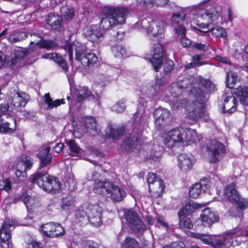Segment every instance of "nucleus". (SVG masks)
Returning <instances> with one entry per match:
<instances>
[{"instance_id":"nucleus-1","label":"nucleus","mask_w":248,"mask_h":248,"mask_svg":"<svg viewBox=\"0 0 248 248\" xmlns=\"http://www.w3.org/2000/svg\"><path fill=\"white\" fill-rule=\"evenodd\" d=\"M196 26H191L198 34L200 32L206 33L211 30L212 34L215 37H227L226 31L220 27H212L211 24H217L220 15L219 8L212 7L207 9H202L196 12Z\"/></svg>"},{"instance_id":"nucleus-2","label":"nucleus","mask_w":248,"mask_h":248,"mask_svg":"<svg viewBox=\"0 0 248 248\" xmlns=\"http://www.w3.org/2000/svg\"><path fill=\"white\" fill-rule=\"evenodd\" d=\"M201 136L195 129H174L166 133L163 137V143L168 148L175 146H184L196 143L200 141Z\"/></svg>"},{"instance_id":"nucleus-3","label":"nucleus","mask_w":248,"mask_h":248,"mask_svg":"<svg viewBox=\"0 0 248 248\" xmlns=\"http://www.w3.org/2000/svg\"><path fill=\"white\" fill-rule=\"evenodd\" d=\"M101 174L94 171L90 179L94 181V186L93 191L105 197L110 198L116 202L122 201L126 196L125 191L111 182L108 181H102Z\"/></svg>"},{"instance_id":"nucleus-4","label":"nucleus","mask_w":248,"mask_h":248,"mask_svg":"<svg viewBox=\"0 0 248 248\" xmlns=\"http://www.w3.org/2000/svg\"><path fill=\"white\" fill-rule=\"evenodd\" d=\"M103 208L98 204L85 203L76 212V222L80 226L88 223L95 227L102 224Z\"/></svg>"},{"instance_id":"nucleus-5","label":"nucleus","mask_w":248,"mask_h":248,"mask_svg":"<svg viewBox=\"0 0 248 248\" xmlns=\"http://www.w3.org/2000/svg\"><path fill=\"white\" fill-rule=\"evenodd\" d=\"M128 12L127 8L105 6L101 11V20L99 29L106 30L110 27L119 24H123L125 22V16Z\"/></svg>"},{"instance_id":"nucleus-6","label":"nucleus","mask_w":248,"mask_h":248,"mask_svg":"<svg viewBox=\"0 0 248 248\" xmlns=\"http://www.w3.org/2000/svg\"><path fill=\"white\" fill-rule=\"evenodd\" d=\"M32 182L48 193L59 192L61 185L59 179L49 175L47 172H38L33 176Z\"/></svg>"},{"instance_id":"nucleus-7","label":"nucleus","mask_w":248,"mask_h":248,"mask_svg":"<svg viewBox=\"0 0 248 248\" xmlns=\"http://www.w3.org/2000/svg\"><path fill=\"white\" fill-rule=\"evenodd\" d=\"M191 94L189 96V99L190 100L187 101H186V107H197L199 108H204L205 104L207 100V94L204 93L203 91L200 89H198L196 93L194 91H191ZM165 101H168V99H164ZM170 101L171 107L175 108H183L185 107V100H183V103L182 101L177 100L176 102H173L172 99L169 98L168 101Z\"/></svg>"},{"instance_id":"nucleus-8","label":"nucleus","mask_w":248,"mask_h":248,"mask_svg":"<svg viewBox=\"0 0 248 248\" xmlns=\"http://www.w3.org/2000/svg\"><path fill=\"white\" fill-rule=\"evenodd\" d=\"M140 27L145 30L153 40H158L165 31L163 21H155L150 17L139 21L135 24V28Z\"/></svg>"},{"instance_id":"nucleus-9","label":"nucleus","mask_w":248,"mask_h":248,"mask_svg":"<svg viewBox=\"0 0 248 248\" xmlns=\"http://www.w3.org/2000/svg\"><path fill=\"white\" fill-rule=\"evenodd\" d=\"M225 196L229 202L235 203L240 211L245 210L248 207V199L241 197L235 189L233 183H232L226 188Z\"/></svg>"},{"instance_id":"nucleus-10","label":"nucleus","mask_w":248,"mask_h":248,"mask_svg":"<svg viewBox=\"0 0 248 248\" xmlns=\"http://www.w3.org/2000/svg\"><path fill=\"white\" fill-rule=\"evenodd\" d=\"M124 218L130 229L135 232H142L146 230V225L141 220L137 213L132 209L124 212Z\"/></svg>"},{"instance_id":"nucleus-11","label":"nucleus","mask_w":248,"mask_h":248,"mask_svg":"<svg viewBox=\"0 0 248 248\" xmlns=\"http://www.w3.org/2000/svg\"><path fill=\"white\" fill-rule=\"evenodd\" d=\"M16 120L9 109H0V132L12 133L16 128Z\"/></svg>"},{"instance_id":"nucleus-12","label":"nucleus","mask_w":248,"mask_h":248,"mask_svg":"<svg viewBox=\"0 0 248 248\" xmlns=\"http://www.w3.org/2000/svg\"><path fill=\"white\" fill-rule=\"evenodd\" d=\"M82 129L89 136H95L100 134L101 128L94 117L86 116L82 119Z\"/></svg>"},{"instance_id":"nucleus-13","label":"nucleus","mask_w":248,"mask_h":248,"mask_svg":"<svg viewBox=\"0 0 248 248\" xmlns=\"http://www.w3.org/2000/svg\"><path fill=\"white\" fill-rule=\"evenodd\" d=\"M39 230L43 235L49 237H56L64 233V230L62 226L53 222L42 224Z\"/></svg>"},{"instance_id":"nucleus-14","label":"nucleus","mask_w":248,"mask_h":248,"mask_svg":"<svg viewBox=\"0 0 248 248\" xmlns=\"http://www.w3.org/2000/svg\"><path fill=\"white\" fill-rule=\"evenodd\" d=\"M209 154L210 155V162L216 163L225 154V146L220 142L216 140H212L208 147Z\"/></svg>"},{"instance_id":"nucleus-15","label":"nucleus","mask_w":248,"mask_h":248,"mask_svg":"<svg viewBox=\"0 0 248 248\" xmlns=\"http://www.w3.org/2000/svg\"><path fill=\"white\" fill-rule=\"evenodd\" d=\"M8 96L11 103V106H9L8 108H24L29 100L28 94L22 92H20L17 90L10 91Z\"/></svg>"},{"instance_id":"nucleus-16","label":"nucleus","mask_w":248,"mask_h":248,"mask_svg":"<svg viewBox=\"0 0 248 248\" xmlns=\"http://www.w3.org/2000/svg\"><path fill=\"white\" fill-rule=\"evenodd\" d=\"M195 162V157L189 153L180 154L177 157L178 167L184 173L190 171Z\"/></svg>"},{"instance_id":"nucleus-17","label":"nucleus","mask_w":248,"mask_h":248,"mask_svg":"<svg viewBox=\"0 0 248 248\" xmlns=\"http://www.w3.org/2000/svg\"><path fill=\"white\" fill-rule=\"evenodd\" d=\"M13 224L4 223L0 229V244L2 248H10L12 246L11 229Z\"/></svg>"},{"instance_id":"nucleus-18","label":"nucleus","mask_w":248,"mask_h":248,"mask_svg":"<svg viewBox=\"0 0 248 248\" xmlns=\"http://www.w3.org/2000/svg\"><path fill=\"white\" fill-rule=\"evenodd\" d=\"M164 49L161 44L157 43L153 47L152 57L150 62L154 66V69L157 71L161 67L163 61Z\"/></svg>"},{"instance_id":"nucleus-19","label":"nucleus","mask_w":248,"mask_h":248,"mask_svg":"<svg viewBox=\"0 0 248 248\" xmlns=\"http://www.w3.org/2000/svg\"><path fill=\"white\" fill-rule=\"evenodd\" d=\"M32 158L29 156H24L16 164V175L19 178L27 177L26 171L32 167Z\"/></svg>"},{"instance_id":"nucleus-20","label":"nucleus","mask_w":248,"mask_h":248,"mask_svg":"<svg viewBox=\"0 0 248 248\" xmlns=\"http://www.w3.org/2000/svg\"><path fill=\"white\" fill-rule=\"evenodd\" d=\"M234 231H231L225 234L213 235L211 245L214 248H230V243L228 239L231 236L237 235Z\"/></svg>"},{"instance_id":"nucleus-21","label":"nucleus","mask_w":248,"mask_h":248,"mask_svg":"<svg viewBox=\"0 0 248 248\" xmlns=\"http://www.w3.org/2000/svg\"><path fill=\"white\" fill-rule=\"evenodd\" d=\"M63 49L68 52L70 60L73 59L74 49L76 51V59L78 60H81V58L83 57L82 55L85 49V46L78 41H75L72 44L66 43L63 46Z\"/></svg>"},{"instance_id":"nucleus-22","label":"nucleus","mask_w":248,"mask_h":248,"mask_svg":"<svg viewBox=\"0 0 248 248\" xmlns=\"http://www.w3.org/2000/svg\"><path fill=\"white\" fill-rule=\"evenodd\" d=\"M200 218L203 225L205 226H209L219 220L217 213L210 208H207L202 211Z\"/></svg>"},{"instance_id":"nucleus-23","label":"nucleus","mask_w":248,"mask_h":248,"mask_svg":"<svg viewBox=\"0 0 248 248\" xmlns=\"http://www.w3.org/2000/svg\"><path fill=\"white\" fill-rule=\"evenodd\" d=\"M154 116L155 124L160 127L169 124L172 120L171 114L168 109H155Z\"/></svg>"},{"instance_id":"nucleus-24","label":"nucleus","mask_w":248,"mask_h":248,"mask_svg":"<svg viewBox=\"0 0 248 248\" xmlns=\"http://www.w3.org/2000/svg\"><path fill=\"white\" fill-rule=\"evenodd\" d=\"M84 35L89 41L97 42L103 37L104 31L97 25H92L85 28Z\"/></svg>"},{"instance_id":"nucleus-25","label":"nucleus","mask_w":248,"mask_h":248,"mask_svg":"<svg viewBox=\"0 0 248 248\" xmlns=\"http://www.w3.org/2000/svg\"><path fill=\"white\" fill-rule=\"evenodd\" d=\"M186 110L187 118L194 122L198 121L207 122L209 119V113L205 109H186Z\"/></svg>"},{"instance_id":"nucleus-26","label":"nucleus","mask_w":248,"mask_h":248,"mask_svg":"<svg viewBox=\"0 0 248 248\" xmlns=\"http://www.w3.org/2000/svg\"><path fill=\"white\" fill-rule=\"evenodd\" d=\"M7 32V29H4L0 33V43H4V40L6 39L12 43L20 42L28 37V34L25 32L14 31L11 33L9 35L4 37Z\"/></svg>"},{"instance_id":"nucleus-27","label":"nucleus","mask_w":248,"mask_h":248,"mask_svg":"<svg viewBox=\"0 0 248 248\" xmlns=\"http://www.w3.org/2000/svg\"><path fill=\"white\" fill-rule=\"evenodd\" d=\"M188 83L189 80L185 79L172 83L169 89L171 97H177L181 95L185 88L187 87Z\"/></svg>"},{"instance_id":"nucleus-28","label":"nucleus","mask_w":248,"mask_h":248,"mask_svg":"<svg viewBox=\"0 0 248 248\" xmlns=\"http://www.w3.org/2000/svg\"><path fill=\"white\" fill-rule=\"evenodd\" d=\"M30 34L31 37L37 38V39H32L31 41L30 47H31V46L35 45L40 48L51 49L57 46V43L52 41L43 40L42 37L37 33H30Z\"/></svg>"},{"instance_id":"nucleus-29","label":"nucleus","mask_w":248,"mask_h":248,"mask_svg":"<svg viewBox=\"0 0 248 248\" xmlns=\"http://www.w3.org/2000/svg\"><path fill=\"white\" fill-rule=\"evenodd\" d=\"M124 132V128L122 127L114 128V126H112L111 124H108L106 130L105 135H102L100 133V134L98 135L99 136H101L103 140L108 138L114 140L117 139L122 136ZM102 142H104V140H102Z\"/></svg>"},{"instance_id":"nucleus-30","label":"nucleus","mask_w":248,"mask_h":248,"mask_svg":"<svg viewBox=\"0 0 248 248\" xmlns=\"http://www.w3.org/2000/svg\"><path fill=\"white\" fill-rule=\"evenodd\" d=\"M133 132V135L132 134V136L125 139L124 143L126 148L131 150V152L137 153L140 147V134L137 133L136 136L135 131Z\"/></svg>"},{"instance_id":"nucleus-31","label":"nucleus","mask_w":248,"mask_h":248,"mask_svg":"<svg viewBox=\"0 0 248 248\" xmlns=\"http://www.w3.org/2000/svg\"><path fill=\"white\" fill-rule=\"evenodd\" d=\"M76 95L77 100L78 102H80L86 99H88L89 100H95V101L98 103V96H97V99H95V96L87 87L84 86L81 87L79 89L77 90Z\"/></svg>"},{"instance_id":"nucleus-32","label":"nucleus","mask_w":248,"mask_h":248,"mask_svg":"<svg viewBox=\"0 0 248 248\" xmlns=\"http://www.w3.org/2000/svg\"><path fill=\"white\" fill-rule=\"evenodd\" d=\"M19 200L23 202L28 211H33L38 205V200L34 196H31L27 193H24L20 197Z\"/></svg>"},{"instance_id":"nucleus-33","label":"nucleus","mask_w":248,"mask_h":248,"mask_svg":"<svg viewBox=\"0 0 248 248\" xmlns=\"http://www.w3.org/2000/svg\"><path fill=\"white\" fill-rule=\"evenodd\" d=\"M149 189L151 195L154 198L159 197L164 188L163 181L155 180L154 184H149Z\"/></svg>"},{"instance_id":"nucleus-34","label":"nucleus","mask_w":248,"mask_h":248,"mask_svg":"<svg viewBox=\"0 0 248 248\" xmlns=\"http://www.w3.org/2000/svg\"><path fill=\"white\" fill-rule=\"evenodd\" d=\"M223 108H234L238 107V102L232 92H227L222 96Z\"/></svg>"},{"instance_id":"nucleus-35","label":"nucleus","mask_w":248,"mask_h":248,"mask_svg":"<svg viewBox=\"0 0 248 248\" xmlns=\"http://www.w3.org/2000/svg\"><path fill=\"white\" fill-rule=\"evenodd\" d=\"M42 58L50 59L57 63L64 71L67 69V64L64 59L56 53H46L42 55Z\"/></svg>"},{"instance_id":"nucleus-36","label":"nucleus","mask_w":248,"mask_h":248,"mask_svg":"<svg viewBox=\"0 0 248 248\" xmlns=\"http://www.w3.org/2000/svg\"><path fill=\"white\" fill-rule=\"evenodd\" d=\"M202 207V204H199L193 202H189L178 212V216H186L190 215L195 209H199Z\"/></svg>"},{"instance_id":"nucleus-37","label":"nucleus","mask_w":248,"mask_h":248,"mask_svg":"<svg viewBox=\"0 0 248 248\" xmlns=\"http://www.w3.org/2000/svg\"><path fill=\"white\" fill-rule=\"evenodd\" d=\"M50 149L49 147L46 146L37 154L40 160V168L44 167L50 162L51 156L49 155Z\"/></svg>"},{"instance_id":"nucleus-38","label":"nucleus","mask_w":248,"mask_h":248,"mask_svg":"<svg viewBox=\"0 0 248 248\" xmlns=\"http://www.w3.org/2000/svg\"><path fill=\"white\" fill-rule=\"evenodd\" d=\"M46 20L47 23L51 27L53 30H59L62 27V19L59 16L50 14L48 15Z\"/></svg>"},{"instance_id":"nucleus-39","label":"nucleus","mask_w":248,"mask_h":248,"mask_svg":"<svg viewBox=\"0 0 248 248\" xmlns=\"http://www.w3.org/2000/svg\"><path fill=\"white\" fill-rule=\"evenodd\" d=\"M75 205L74 197L72 195H68L63 197L61 201V209L65 211H70L73 209Z\"/></svg>"},{"instance_id":"nucleus-40","label":"nucleus","mask_w":248,"mask_h":248,"mask_svg":"<svg viewBox=\"0 0 248 248\" xmlns=\"http://www.w3.org/2000/svg\"><path fill=\"white\" fill-rule=\"evenodd\" d=\"M234 93L240 97L242 104L245 105H248V87L245 86H239L235 89Z\"/></svg>"},{"instance_id":"nucleus-41","label":"nucleus","mask_w":248,"mask_h":248,"mask_svg":"<svg viewBox=\"0 0 248 248\" xmlns=\"http://www.w3.org/2000/svg\"><path fill=\"white\" fill-rule=\"evenodd\" d=\"M122 248H140L139 242L134 238L131 237H127L123 242L121 243ZM144 248H151V246L148 247L145 245Z\"/></svg>"},{"instance_id":"nucleus-42","label":"nucleus","mask_w":248,"mask_h":248,"mask_svg":"<svg viewBox=\"0 0 248 248\" xmlns=\"http://www.w3.org/2000/svg\"><path fill=\"white\" fill-rule=\"evenodd\" d=\"M98 61V57L94 53L91 52L85 53L81 58V62L89 66L96 63Z\"/></svg>"},{"instance_id":"nucleus-43","label":"nucleus","mask_w":248,"mask_h":248,"mask_svg":"<svg viewBox=\"0 0 248 248\" xmlns=\"http://www.w3.org/2000/svg\"><path fill=\"white\" fill-rule=\"evenodd\" d=\"M67 144L69 146L70 154L72 156L80 157L82 155L83 150L73 140H68Z\"/></svg>"},{"instance_id":"nucleus-44","label":"nucleus","mask_w":248,"mask_h":248,"mask_svg":"<svg viewBox=\"0 0 248 248\" xmlns=\"http://www.w3.org/2000/svg\"><path fill=\"white\" fill-rule=\"evenodd\" d=\"M189 235L193 238H196L206 245H211L213 235L205 234L194 232H189Z\"/></svg>"},{"instance_id":"nucleus-45","label":"nucleus","mask_w":248,"mask_h":248,"mask_svg":"<svg viewBox=\"0 0 248 248\" xmlns=\"http://www.w3.org/2000/svg\"><path fill=\"white\" fill-rule=\"evenodd\" d=\"M44 99L45 103L50 108H57L61 104H64V99H56L54 101L51 98L49 93H46L44 96Z\"/></svg>"},{"instance_id":"nucleus-46","label":"nucleus","mask_w":248,"mask_h":248,"mask_svg":"<svg viewBox=\"0 0 248 248\" xmlns=\"http://www.w3.org/2000/svg\"><path fill=\"white\" fill-rule=\"evenodd\" d=\"M237 81V74L231 71L228 72L226 76V86L229 89L235 88L234 85Z\"/></svg>"},{"instance_id":"nucleus-47","label":"nucleus","mask_w":248,"mask_h":248,"mask_svg":"<svg viewBox=\"0 0 248 248\" xmlns=\"http://www.w3.org/2000/svg\"><path fill=\"white\" fill-rule=\"evenodd\" d=\"M0 190L9 192L11 190V181L9 178H5L0 172Z\"/></svg>"},{"instance_id":"nucleus-48","label":"nucleus","mask_w":248,"mask_h":248,"mask_svg":"<svg viewBox=\"0 0 248 248\" xmlns=\"http://www.w3.org/2000/svg\"><path fill=\"white\" fill-rule=\"evenodd\" d=\"M232 231H234L237 233V234H238L235 235L234 236H231L230 237H229V238L228 239V241L231 244L230 246V248L231 247H234L236 246H239L241 244V242L236 239V237L241 235H244L243 232L239 229H236L232 230Z\"/></svg>"},{"instance_id":"nucleus-49","label":"nucleus","mask_w":248,"mask_h":248,"mask_svg":"<svg viewBox=\"0 0 248 248\" xmlns=\"http://www.w3.org/2000/svg\"><path fill=\"white\" fill-rule=\"evenodd\" d=\"M112 51L115 57L122 58L127 56L125 48L120 45L113 46L112 48Z\"/></svg>"},{"instance_id":"nucleus-50","label":"nucleus","mask_w":248,"mask_h":248,"mask_svg":"<svg viewBox=\"0 0 248 248\" xmlns=\"http://www.w3.org/2000/svg\"><path fill=\"white\" fill-rule=\"evenodd\" d=\"M179 218V225L180 227L190 229L193 227V223L190 218L186 216H178Z\"/></svg>"},{"instance_id":"nucleus-51","label":"nucleus","mask_w":248,"mask_h":248,"mask_svg":"<svg viewBox=\"0 0 248 248\" xmlns=\"http://www.w3.org/2000/svg\"><path fill=\"white\" fill-rule=\"evenodd\" d=\"M202 192V190L200 188V186L198 183L193 184L189 190V194L193 199L198 198Z\"/></svg>"},{"instance_id":"nucleus-52","label":"nucleus","mask_w":248,"mask_h":248,"mask_svg":"<svg viewBox=\"0 0 248 248\" xmlns=\"http://www.w3.org/2000/svg\"><path fill=\"white\" fill-rule=\"evenodd\" d=\"M62 14L66 20H71L75 16V10L73 8L63 7L61 9Z\"/></svg>"},{"instance_id":"nucleus-53","label":"nucleus","mask_w":248,"mask_h":248,"mask_svg":"<svg viewBox=\"0 0 248 248\" xmlns=\"http://www.w3.org/2000/svg\"><path fill=\"white\" fill-rule=\"evenodd\" d=\"M200 186V188L202 190V192H206L210 187L211 183L210 180L207 178L202 179L199 183H197Z\"/></svg>"},{"instance_id":"nucleus-54","label":"nucleus","mask_w":248,"mask_h":248,"mask_svg":"<svg viewBox=\"0 0 248 248\" xmlns=\"http://www.w3.org/2000/svg\"><path fill=\"white\" fill-rule=\"evenodd\" d=\"M202 84L208 91L209 92H213L215 89V85L212 82L208 79H201Z\"/></svg>"},{"instance_id":"nucleus-55","label":"nucleus","mask_w":248,"mask_h":248,"mask_svg":"<svg viewBox=\"0 0 248 248\" xmlns=\"http://www.w3.org/2000/svg\"><path fill=\"white\" fill-rule=\"evenodd\" d=\"M137 2L140 6L147 8L155 6L154 0H137Z\"/></svg>"},{"instance_id":"nucleus-56","label":"nucleus","mask_w":248,"mask_h":248,"mask_svg":"<svg viewBox=\"0 0 248 248\" xmlns=\"http://www.w3.org/2000/svg\"><path fill=\"white\" fill-rule=\"evenodd\" d=\"M216 60L217 61L221 62L222 64L226 65V66L224 67L225 69L228 67L229 69H232V68L233 66L231 61L227 58L217 56L216 57Z\"/></svg>"},{"instance_id":"nucleus-57","label":"nucleus","mask_w":248,"mask_h":248,"mask_svg":"<svg viewBox=\"0 0 248 248\" xmlns=\"http://www.w3.org/2000/svg\"><path fill=\"white\" fill-rule=\"evenodd\" d=\"M186 17V15L184 13L181 14H176L173 15L171 17V21L174 23H179L183 21Z\"/></svg>"},{"instance_id":"nucleus-58","label":"nucleus","mask_w":248,"mask_h":248,"mask_svg":"<svg viewBox=\"0 0 248 248\" xmlns=\"http://www.w3.org/2000/svg\"><path fill=\"white\" fill-rule=\"evenodd\" d=\"M174 63L171 60H168L164 63V70L166 73H170L173 69Z\"/></svg>"},{"instance_id":"nucleus-59","label":"nucleus","mask_w":248,"mask_h":248,"mask_svg":"<svg viewBox=\"0 0 248 248\" xmlns=\"http://www.w3.org/2000/svg\"><path fill=\"white\" fill-rule=\"evenodd\" d=\"M163 248H185V244L181 241L174 242L169 245H167Z\"/></svg>"},{"instance_id":"nucleus-60","label":"nucleus","mask_w":248,"mask_h":248,"mask_svg":"<svg viewBox=\"0 0 248 248\" xmlns=\"http://www.w3.org/2000/svg\"><path fill=\"white\" fill-rule=\"evenodd\" d=\"M180 43L184 47H188L192 44V42L188 38L185 36L181 37L180 38Z\"/></svg>"},{"instance_id":"nucleus-61","label":"nucleus","mask_w":248,"mask_h":248,"mask_svg":"<svg viewBox=\"0 0 248 248\" xmlns=\"http://www.w3.org/2000/svg\"><path fill=\"white\" fill-rule=\"evenodd\" d=\"M193 47L202 51H206L208 49V47L205 44L201 43H194L192 45Z\"/></svg>"},{"instance_id":"nucleus-62","label":"nucleus","mask_w":248,"mask_h":248,"mask_svg":"<svg viewBox=\"0 0 248 248\" xmlns=\"http://www.w3.org/2000/svg\"><path fill=\"white\" fill-rule=\"evenodd\" d=\"M156 219L157 220V223L160 226H161L163 229H164L166 231L168 230V225L166 223L164 218L163 217H158Z\"/></svg>"},{"instance_id":"nucleus-63","label":"nucleus","mask_w":248,"mask_h":248,"mask_svg":"<svg viewBox=\"0 0 248 248\" xmlns=\"http://www.w3.org/2000/svg\"><path fill=\"white\" fill-rule=\"evenodd\" d=\"M147 179L148 183V186L149 185V184H154V182H155V180H160L159 179L156 178L155 174L153 172L149 173L148 174Z\"/></svg>"},{"instance_id":"nucleus-64","label":"nucleus","mask_w":248,"mask_h":248,"mask_svg":"<svg viewBox=\"0 0 248 248\" xmlns=\"http://www.w3.org/2000/svg\"><path fill=\"white\" fill-rule=\"evenodd\" d=\"M27 248H43L42 245L36 241H31L28 244Z\"/></svg>"}]
</instances>
